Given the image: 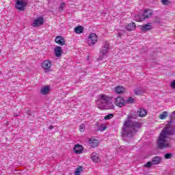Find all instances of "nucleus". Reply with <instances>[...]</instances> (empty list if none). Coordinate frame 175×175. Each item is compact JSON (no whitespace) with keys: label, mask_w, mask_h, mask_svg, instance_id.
Returning <instances> with one entry per match:
<instances>
[{"label":"nucleus","mask_w":175,"mask_h":175,"mask_svg":"<svg viewBox=\"0 0 175 175\" xmlns=\"http://www.w3.org/2000/svg\"><path fill=\"white\" fill-rule=\"evenodd\" d=\"M88 143L91 148H95V147L99 146V142L92 137L88 139Z\"/></svg>","instance_id":"nucleus-10"},{"label":"nucleus","mask_w":175,"mask_h":175,"mask_svg":"<svg viewBox=\"0 0 175 175\" xmlns=\"http://www.w3.org/2000/svg\"><path fill=\"white\" fill-rule=\"evenodd\" d=\"M125 102V100L122 96H118L115 100V104L116 106H118V107H122L124 106V103Z\"/></svg>","instance_id":"nucleus-11"},{"label":"nucleus","mask_w":175,"mask_h":175,"mask_svg":"<svg viewBox=\"0 0 175 175\" xmlns=\"http://www.w3.org/2000/svg\"><path fill=\"white\" fill-rule=\"evenodd\" d=\"M170 87L173 90H175V80H173L170 83Z\"/></svg>","instance_id":"nucleus-31"},{"label":"nucleus","mask_w":175,"mask_h":175,"mask_svg":"<svg viewBox=\"0 0 175 175\" xmlns=\"http://www.w3.org/2000/svg\"><path fill=\"white\" fill-rule=\"evenodd\" d=\"M55 42L59 46H64V44H65V38H62L61 36H59L55 38Z\"/></svg>","instance_id":"nucleus-12"},{"label":"nucleus","mask_w":175,"mask_h":175,"mask_svg":"<svg viewBox=\"0 0 175 175\" xmlns=\"http://www.w3.org/2000/svg\"><path fill=\"white\" fill-rule=\"evenodd\" d=\"M154 23H161V19L158 16L154 17Z\"/></svg>","instance_id":"nucleus-34"},{"label":"nucleus","mask_w":175,"mask_h":175,"mask_svg":"<svg viewBox=\"0 0 175 175\" xmlns=\"http://www.w3.org/2000/svg\"><path fill=\"white\" fill-rule=\"evenodd\" d=\"M1 73H2V72L0 71V75H1Z\"/></svg>","instance_id":"nucleus-39"},{"label":"nucleus","mask_w":175,"mask_h":175,"mask_svg":"<svg viewBox=\"0 0 175 175\" xmlns=\"http://www.w3.org/2000/svg\"><path fill=\"white\" fill-rule=\"evenodd\" d=\"M93 162H100V158H99V154L95 152H93L90 157Z\"/></svg>","instance_id":"nucleus-15"},{"label":"nucleus","mask_w":175,"mask_h":175,"mask_svg":"<svg viewBox=\"0 0 175 175\" xmlns=\"http://www.w3.org/2000/svg\"><path fill=\"white\" fill-rule=\"evenodd\" d=\"M152 165V163L150 161H148L144 165L145 167H151Z\"/></svg>","instance_id":"nucleus-32"},{"label":"nucleus","mask_w":175,"mask_h":175,"mask_svg":"<svg viewBox=\"0 0 175 175\" xmlns=\"http://www.w3.org/2000/svg\"><path fill=\"white\" fill-rule=\"evenodd\" d=\"M74 152L75 154H81L83 152V146L77 144L74 146Z\"/></svg>","instance_id":"nucleus-14"},{"label":"nucleus","mask_w":175,"mask_h":175,"mask_svg":"<svg viewBox=\"0 0 175 175\" xmlns=\"http://www.w3.org/2000/svg\"><path fill=\"white\" fill-rule=\"evenodd\" d=\"M55 55L57 57H59L61 55H62V48L61 46H56L55 48Z\"/></svg>","instance_id":"nucleus-17"},{"label":"nucleus","mask_w":175,"mask_h":175,"mask_svg":"<svg viewBox=\"0 0 175 175\" xmlns=\"http://www.w3.org/2000/svg\"><path fill=\"white\" fill-rule=\"evenodd\" d=\"M118 37L121 38V34L120 33L118 34Z\"/></svg>","instance_id":"nucleus-37"},{"label":"nucleus","mask_w":175,"mask_h":175,"mask_svg":"<svg viewBox=\"0 0 175 175\" xmlns=\"http://www.w3.org/2000/svg\"><path fill=\"white\" fill-rule=\"evenodd\" d=\"M133 119H135V116L129 115L127 121L124 124L122 135L124 137H133L137 131L142 128V123L137 121H132Z\"/></svg>","instance_id":"nucleus-1"},{"label":"nucleus","mask_w":175,"mask_h":175,"mask_svg":"<svg viewBox=\"0 0 175 175\" xmlns=\"http://www.w3.org/2000/svg\"><path fill=\"white\" fill-rule=\"evenodd\" d=\"M167 117V111H163L161 115H160V120H165Z\"/></svg>","instance_id":"nucleus-23"},{"label":"nucleus","mask_w":175,"mask_h":175,"mask_svg":"<svg viewBox=\"0 0 175 175\" xmlns=\"http://www.w3.org/2000/svg\"><path fill=\"white\" fill-rule=\"evenodd\" d=\"M152 162H154V159H152Z\"/></svg>","instance_id":"nucleus-38"},{"label":"nucleus","mask_w":175,"mask_h":175,"mask_svg":"<svg viewBox=\"0 0 175 175\" xmlns=\"http://www.w3.org/2000/svg\"><path fill=\"white\" fill-rule=\"evenodd\" d=\"M43 23H44V19L43 17L40 16L33 21L31 25L34 27H40V25H43Z\"/></svg>","instance_id":"nucleus-9"},{"label":"nucleus","mask_w":175,"mask_h":175,"mask_svg":"<svg viewBox=\"0 0 175 175\" xmlns=\"http://www.w3.org/2000/svg\"><path fill=\"white\" fill-rule=\"evenodd\" d=\"M28 3L27 1H24L23 0H17L16 2L15 8L17 10H20L21 12H24L25 10V8Z\"/></svg>","instance_id":"nucleus-6"},{"label":"nucleus","mask_w":175,"mask_h":175,"mask_svg":"<svg viewBox=\"0 0 175 175\" xmlns=\"http://www.w3.org/2000/svg\"><path fill=\"white\" fill-rule=\"evenodd\" d=\"M97 105H98L99 107H101V109H113V103H111V99L105 94L98 96Z\"/></svg>","instance_id":"nucleus-3"},{"label":"nucleus","mask_w":175,"mask_h":175,"mask_svg":"<svg viewBox=\"0 0 175 175\" xmlns=\"http://www.w3.org/2000/svg\"><path fill=\"white\" fill-rule=\"evenodd\" d=\"M109 50L110 44H109V42L105 41L103 44V46L100 49V53L101 54V56L99 57V59L103 60V58H106V57H107V54L109 53Z\"/></svg>","instance_id":"nucleus-5"},{"label":"nucleus","mask_w":175,"mask_h":175,"mask_svg":"<svg viewBox=\"0 0 175 175\" xmlns=\"http://www.w3.org/2000/svg\"><path fill=\"white\" fill-rule=\"evenodd\" d=\"M96 42H98V36H96V34L94 33H90L88 40L89 46H94Z\"/></svg>","instance_id":"nucleus-8"},{"label":"nucleus","mask_w":175,"mask_h":175,"mask_svg":"<svg viewBox=\"0 0 175 175\" xmlns=\"http://www.w3.org/2000/svg\"><path fill=\"white\" fill-rule=\"evenodd\" d=\"M81 169H83V167L80 166L79 168H77L75 171V175H80V172H81Z\"/></svg>","instance_id":"nucleus-27"},{"label":"nucleus","mask_w":175,"mask_h":175,"mask_svg":"<svg viewBox=\"0 0 175 175\" xmlns=\"http://www.w3.org/2000/svg\"><path fill=\"white\" fill-rule=\"evenodd\" d=\"M40 92L42 95H47L50 92V87L44 86L40 90Z\"/></svg>","instance_id":"nucleus-18"},{"label":"nucleus","mask_w":175,"mask_h":175,"mask_svg":"<svg viewBox=\"0 0 175 175\" xmlns=\"http://www.w3.org/2000/svg\"><path fill=\"white\" fill-rule=\"evenodd\" d=\"M161 157H154V165H158L161 162Z\"/></svg>","instance_id":"nucleus-24"},{"label":"nucleus","mask_w":175,"mask_h":175,"mask_svg":"<svg viewBox=\"0 0 175 175\" xmlns=\"http://www.w3.org/2000/svg\"><path fill=\"white\" fill-rule=\"evenodd\" d=\"M124 91V89L123 87L117 86L116 88H115V92H116V94H122Z\"/></svg>","instance_id":"nucleus-21"},{"label":"nucleus","mask_w":175,"mask_h":175,"mask_svg":"<svg viewBox=\"0 0 175 175\" xmlns=\"http://www.w3.org/2000/svg\"><path fill=\"white\" fill-rule=\"evenodd\" d=\"M136 28V25L134 23L129 24L126 28V31H134Z\"/></svg>","instance_id":"nucleus-19"},{"label":"nucleus","mask_w":175,"mask_h":175,"mask_svg":"<svg viewBox=\"0 0 175 175\" xmlns=\"http://www.w3.org/2000/svg\"><path fill=\"white\" fill-rule=\"evenodd\" d=\"M49 129H50L51 131L52 129H54V126H53V125L49 126Z\"/></svg>","instance_id":"nucleus-36"},{"label":"nucleus","mask_w":175,"mask_h":175,"mask_svg":"<svg viewBox=\"0 0 175 175\" xmlns=\"http://www.w3.org/2000/svg\"><path fill=\"white\" fill-rule=\"evenodd\" d=\"M137 114L139 117H146L147 116V110L144 108H139L137 111Z\"/></svg>","instance_id":"nucleus-13"},{"label":"nucleus","mask_w":175,"mask_h":175,"mask_svg":"<svg viewBox=\"0 0 175 175\" xmlns=\"http://www.w3.org/2000/svg\"><path fill=\"white\" fill-rule=\"evenodd\" d=\"M113 117H114V115L113 113H109L107 116H105V121H108V120H111V118H113Z\"/></svg>","instance_id":"nucleus-25"},{"label":"nucleus","mask_w":175,"mask_h":175,"mask_svg":"<svg viewBox=\"0 0 175 175\" xmlns=\"http://www.w3.org/2000/svg\"><path fill=\"white\" fill-rule=\"evenodd\" d=\"M83 31H84L83 26H78L75 28V32L76 33H83Z\"/></svg>","instance_id":"nucleus-20"},{"label":"nucleus","mask_w":175,"mask_h":175,"mask_svg":"<svg viewBox=\"0 0 175 175\" xmlns=\"http://www.w3.org/2000/svg\"><path fill=\"white\" fill-rule=\"evenodd\" d=\"M163 5H170V1L169 0H161Z\"/></svg>","instance_id":"nucleus-30"},{"label":"nucleus","mask_w":175,"mask_h":175,"mask_svg":"<svg viewBox=\"0 0 175 175\" xmlns=\"http://www.w3.org/2000/svg\"><path fill=\"white\" fill-rule=\"evenodd\" d=\"M172 135H174V131L172 127L164 128L157 139L158 148L161 150L172 148V137H170Z\"/></svg>","instance_id":"nucleus-2"},{"label":"nucleus","mask_w":175,"mask_h":175,"mask_svg":"<svg viewBox=\"0 0 175 175\" xmlns=\"http://www.w3.org/2000/svg\"><path fill=\"white\" fill-rule=\"evenodd\" d=\"M85 130V126L84 125V124H81L79 126V131H80V132H84Z\"/></svg>","instance_id":"nucleus-29"},{"label":"nucleus","mask_w":175,"mask_h":175,"mask_svg":"<svg viewBox=\"0 0 175 175\" xmlns=\"http://www.w3.org/2000/svg\"><path fill=\"white\" fill-rule=\"evenodd\" d=\"M134 102H135V98L132 97H129L126 100V103H129V105H132V103H134Z\"/></svg>","instance_id":"nucleus-22"},{"label":"nucleus","mask_w":175,"mask_h":175,"mask_svg":"<svg viewBox=\"0 0 175 175\" xmlns=\"http://www.w3.org/2000/svg\"><path fill=\"white\" fill-rule=\"evenodd\" d=\"M41 66L42 69H44V72L47 73V72H51V62L50 60L43 61L41 64Z\"/></svg>","instance_id":"nucleus-7"},{"label":"nucleus","mask_w":175,"mask_h":175,"mask_svg":"<svg viewBox=\"0 0 175 175\" xmlns=\"http://www.w3.org/2000/svg\"><path fill=\"white\" fill-rule=\"evenodd\" d=\"M172 157H173V154L172 153H167L165 154V159H172Z\"/></svg>","instance_id":"nucleus-28"},{"label":"nucleus","mask_w":175,"mask_h":175,"mask_svg":"<svg viewBox=\"0 0 175 175\" xmlns=\"http://www.w3.org/2000/svg\"><path fill=\"white\" fill-rule=\"evenodd\" d=\"M64 8H65V3H62L60 5H59V10H64Z\"/></svg>","instance_id":"nucleus-33"},{"label":"nucleus","mask_w":175,"mask_h":175,"mask_svg":"<svg viewBox=\"0 0 175 175\" xmlns=\"http://www.w3.org/2000/svg\"><path fill=\"white\" fill-rule=\"evenodd\" d=\"M152 16V10L146 9L144 12L143 11L139 12L137 15L135 16V20L138 22H143L147 18H150Z\"/></svg>","instance_id":"nucleus-4"},{"label":"nucleus","mask_w":175,"mask_h":175,"mask_svg":"<svg viewBox=\"0 0 175 175\" xmlns=\"http://www.w3.org/2000/svg\"><path fill=\"white\" fill-rule=\"evenodd\" d=\"M150 29H152V26L150 23L141 26V30L144 32H147V31H150Z\"/></svg>","instance_id":"nucleus-16"},{"label":"nucleus","mask_w":175,"mask_h":175,"mask_svg":"<svg viewBox=\"0 0 175 175\" xmlns=\"http://www.w3.org/2000/svg\"><path fill=\"white\" fill-rule=\"evenodd\" d=\"M134 92L135 95H140L142 94L140 90H135Z\"/></svg>","instance_id":"nucleus-35"},{"label":"nucleus","mask_w":175,"mask_h":175,"mask_svg":"<svg viewBox=\"0 0 175 175\" xmlns=\"http://www.w3.org/2000/svg\"><path fill=\"white\" fill-rule=\"evenodd\" d=\"M106 129H107L106 124H101L100 126L98 127V130H100V132H103V131H106Z\"/></svg>","instance_id":"nucleus-26"}]
</instances>
